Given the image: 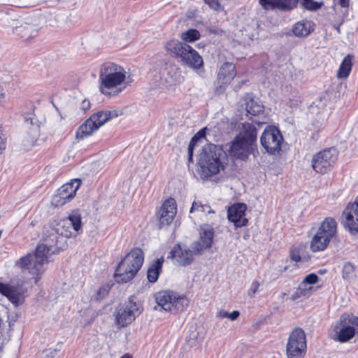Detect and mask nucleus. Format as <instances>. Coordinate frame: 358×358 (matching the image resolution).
Returning a JSON list of instances; mask_svg holds the SVG:
<instances>
[{
	"label": "nucleus",
	"instance_id": "nucleus-1",
	"mask_svg": "<svg viewBox=\"0 0 358 358\" xmlns=\"http://www.w3.org/2000/svg\"><path fill=\"white\" fill-rule=\"evenodd\" d=\"M228 155L222 147L209 143L203 148L199 156V173L208 178L223 171L228 164Z\"/></svg>",
	"mask_w": 358,
	"mask_h": 358
},
{
	"label": "nucleus",
	"instance_id": "nucleus-2",
	"mask_svg": "<svg viewBox=\"0 0 358 358\" xmlns=\"http://www.w3.org/2000/svg\"><path fill=\"white\" fill-rule=\"evenodd\" d=\"M257 139L256 127L252 123L243 124L242 130L231 143L230 155L243 161H245L250 155L255 156L258 153Z\"/></svg>",
	"mask_w": 358,
	"mask_h": 358
},
{
	"label": "nucleus",
	"instance_id": "nucleus-3",
	"mask_svg": "<svg viewBox=\"0 0 358 358\" xmlns=\"http://www.w3.org/2000/svg\"><path fill=\"white\" fill-rule=\"evenodd\" d=\"M125 78L126 71L122 66L113 62H105L101 66L99 70V90L105 95H117L125 88V86L117 89L113 93L108 90L121 85Z\"/></svg>",
	"mask_w": 358,
	"mask_h": 358
},
{
	"label": "nucleus",
	"instance_id": "nucleus-4",
	"mask_svg": "<svg viewBox=\"0 0 358 358\" xmlns=\"http://www.w3.org/2000/svg\"><path fill=\"white\" fill-rule=\"evenodd\" d=\"M144 253L139 248L132 249L118 264L115 278L118 283H125L134 278L143 265Z\"/></svg>",
	"mask_w": 358,
	"mask_h": 358
},
{
	"label": "nucleus",
	"instance_id": "nucleus-5",
	"mask_svg": "<svg viewBox=\"0 0 358 358\" xmlns=\"http://www.w3.org/2000/svg\"><path fill=\"white\" fill-rule=\"evenodd\" d=\"M51 250V245L47 244H39L34 254H28L21 257L16 265L28 271L33 275H38L43 272V264L48 262Z\"/></svg>",
	"mask_w": 358,
	"mask_h": 358
},
{
	"label": "nucleus",
	"instance_id": "nucleus-6",
	"mask_svg": "<svg viewBox=\"0 0 358 358\" xmlns=\"http://www.w3.org/2000/svg\"><path fill=\"white\" fill-rule=\"evenodd\" d=\"M337 232V222L332 217H327L320 224L317 232L312 238L310 248L312 252L324 251L335 237Z\"/></svg>",
	"mask_w": 358,
	"mask_h": 358
},
{
	"label": "nucleus",
	"instance_id": "nucleus-7",
	"mask_svg": "<svg viewBox=\"0 0 358 358\" xmlns=\"http://www.w3.org/2000/svg\"><path fill=\"white\" fill-rule=\"evenodd\" d=\"M155 299L163 310L175 313L184 311L189 305V300L185 295L169 289L157 292L155 294Z\"/></svg>",
	"mask_w": 358,
	"mask_h": 358
},
{
	"label": "nucleus",
	"instance_id": "nucleus-8",
	"mask_svg": "<svg viewBox=\"0 0 358 358\" xmlns=\"http://www.w3.org/2000/svg\"><path fill=\"white\" fill-rule=\"evenodd\" d=\"M119 115L118 111L100 110L92 114L84 123H83L76 132L77 139H83L90 136L94 131L103 125L108 120L117 117Z\"/></svg>",
	"mask_w": 358,
	"mask_h": 358
},
{
	"label": "nucleus",
	"instance_id": "nucleus-9",
	"mask_svg": "<svg viewBox=\"0 0 358 358\" xmlns=\"http://www.w3.org/2000/svg\"><path fill=\"white\" fill-rule=\"evenodd\" d=\"M358 336V317L341 315L336 322L331 337L336 341L345 343Z\"/></svg>",
	"mask_w": 358,
	"mask_h": 358
},
{
	"label": "nucleus",
	"instance_id": "nucleus-10",
	"mask_svg": "<svg viewBox=\"0 0 358 358\" xmlns=\"http://www.w3.org/2000/svg\"><path fill=\"white\" fill-rule=\"evenodd\" d=\"M338 155V150L334 147L318 152L312 159L313 170L320 173H327L334 166Z\"/></svg>",
	"mask_w": 358,
	"mask_h": 358
},
{
	"label": "nucleus",
	"instance_id": "nucleus-11",
	"mask_svg": "<svg viewBox=\"0 0 358 358\" xmlns=\"http://www.w3.org/2000/svg\"><path fill=\"white\" fill-rule=\"evenodd\" d=\"M283 141L280 130L275 126H267L260 136V143L264 150L271 155L278 153L281 150Z\"/></svg>",
	"mask_w": 358,
	"mask_h": 358
},
{
	"label": "nucleus",
	"instance_id": "nucleus-12",
	"mask_svg": "<svg viewBox=\"0 0 358 358\" xmlns=\"http://www.w3.org/2000/svg\"><path fill=\"white\" fill-rule=\"evenodd\" d=\"M306 349V338L304 331L294 329L290 334L287 343V358H302Z\"/></svg>",
	"mask_w": 358,
	"mask_h": 358
},
{
	"label": "nucleus",
	"instance_id": "nucleus-13",
	"mask_svg": "<svg viewBox=\"0 0 358 358\" xmlns=\"http://www.w3.org/2000/svg\"><path fill=\"white\" fill-rule=\"evenodd\" d=\"M140 304L134 302L131 299L128 302L120 306L116 310V322L124 327L130 324L141 313Z\"/></svg>",
	"mask_w": 358,
	"mask_h": 358
},
{
	"label": "nucleus",
	"instance_id": "nucleus-14",
	"mask_svg": "<svg viewBox=\"0 0 358 358\" xmlns=\"http://www.w3.org/2000/svg\"><path fill=\"white\" fill-rule=\"evenodd\" d=\"M81 185L80 179H73L61 186L54 194L52 203L55 207L62 206L70 201L76 195Z\"/></svg>",
	"mask_w": 358,
	"mask_h": 358
},
{
	"label": "nucleus",
	"instance_id": "nucleus-15",
	"mask_svg": "<svg viewBox=\"0 0 358 358\" xmlns=\"http://www.w3.org/2000/svg\"><path fill=\"white\" fill-rule=\"evenodd\" d=\"M194 255V249L190 250L186 245L176 244L171 249L168 258L172 259L179 266H186L192 263Z\"/></svg>",
	"mask_w": 358,
	"mask_h": 358
},
{
	"label": "nucleus",
	"instance_id": "nucleus-16",
	"mask_svg": "<svg viewBox=\"0 0 358 358\" xmlns=\"http://www.w3.org/2000/svg\"><path fill=\"white\" fill-rule=\"evenodd\" d=\"M235 76V65L230 62L223 64L217 73V87H215V92L217 94L223 93L226 86L231 83Z\"/></svg>",
	"mask_w": 358,
	"mask_h": 358
},
{
	"label": "nucleus",
	"instance_id": "nucleus-17",
	"mask_svg": "<svg viewBox=\"0 0 358 358\" xmlns=\"http://www.w3.org/2000/svg\"><path fill=\"white\" fill-rule=\"evenodd\" d=\"M246 210L247 206L245 203H237L229 208L227 217L236 227H245L248 222V219L245 217Z\"/></svg>",
	"mask_w": 358,
	"mask_h": 358
},
{
	"label": "nucleus",
	"instance_id": "nucleus-18",
	"mask_svg": "<svg viewBox=\"0 0 358 358\" xmlns=\"http://www.w3.org/2000/svg\"><path fill=\"white\" fill-rule=\"evenodd\" d=\"M345 216L344 225L352 234L358 233V203H349L343 213Z\"/></svg>",
	"mask_w": 358,
	"mask_h": 358
},
{
	"label": "nucleus",
	"instance_id": "nucleus-19",
	"mask_svg": "<svg viewBox=\"0 0 358 358\" xmlns=\"http://www.w3.org/2000/svg\"><path fill=\"white\" fill-rule=\"evenodd\" d=\"M214 237V229L210 226L201 227L200 239L192 244V249L195 254H200L201 251L211 247Z\"/></svg>",
	"mask_w": 358,
	"mask_h": 358
},
{
	"label": "nucleus",
	"instance_id": "nucleus-20",
	"mask_svg": "<svg viewBox=\"0 0 358 358\" xmlns=\"http://www.w3.org/2000/svg\"><path fill=\"white\" fill-rule=\"evenodd\" d=\"M177 212L176 203L174 199L169 198L162 204L159 211V220L161 227L169 225Z\"/></svg>",
	"mask_w": 358,
	"mask_h": 358
},
{
	"label": "nucleus",
	"instance_id": "nucleus-21",
	"mask_svg": "<svg viewBox=\"0 0 358 358\" xmlns=\"http://www.w3.org/2000/svg\"><path fill=\"white\" fill-rule=\"evenodd\" d=\"M179 62L193 69H199L203 64L201 56L189 45H187Z\"/></svg>",
	"mask_w": 358,
	"mask_h": 358
},
{
	"label": "nucleus",
	"instance_id": "nucleus-22",
	"mask_svg": "<svg viewBox=\"0 0 358 358\" xmlns=\"http://www.w3.org/2000/svg\"><path fill=\"white\" fill-rule=\"evenodd\" d=\"M299 0H259L262 8L267 10L278 9L287 11L295 8Z\"/></svg>",
	"mask_w": 358,
	"mask_h": 358
},
{
	"label": "nucleus",
	"instance_id": "nucleus-23",
	"mask_svg": "<svg viewBox=\"0 0 358 358\" xmlns=\"http://www.w3.org/2000/svg\"><path fill=\"white\" fill-rule=\"evenodd\" d=\"M66 223L71 225L75 231L79 232L80 230L82 229L81 214L79 210H76L72 211V213L69 215L66 222H63L62 224V223L57 224V228L56 229L57 234L69 237L71 235V233L69 231L64 232L62 229H60V227H64Z\"/></svg>",
	"mask_w": 358,
	"mask_h": 358
},
{
	"label": "nucleus",
	"instance_id": "nucleus-24",
	"mask_svg": "<svg viewBox=\"0 0 358 358\" xmlns=\"http://www.w3.org/2000/svg\"><path fill=\"white\" fill-rule=\"evenodd\" d=\"M0 294L6 296L15 306H18L23 303L24 298L17 287L10 284L0 282Z\"/></svg>",
	"mask_w": 358,
	"mask_h": 358
},
{
	"label": "nucleus",
	"instance_id": "nucleus-25",
	"mask_svg": "<svg viewBox=\"0 0 358 358\" xmlns=\"http://www.w3.org/2000/svg\"><path fill=\"white\" fill-rule=\"evenodd\" d=\"M187 45L178 40H170L166 43L165 49L171 57L180 59Z\"/></svg>",
	"mask_w": 358,
	"mask_h": 358
},
{
	"label": "nucleus",
	"instance_id": "nucleus-26",
	"mask_svg": "<svg viewBox=\"0 0 358 358\" xmlns=\"http://www.w3.org/2000/svg\"><path fill=\"white\" fill-rule=\"evenodd\" d=\"M313 22L307 20L297 22L292 27L293 34L296 37H306L313 31Z\"/></svg>",
	"mask_w": 358,
	"mask_h": 358
},
{
	"label": "nucleus",
	"instance_id": "nucleus-27",
	"mask_svg": "<svg viewBox=\"0 0 358 358\" xmlns=\"http://www.w3.org/2000/svg\"><path fill=\"white\" fill-rule=\"evenodd\" d=\"M245 104L248 115H257L264 112V107L262 102L250 95H247Z\"/></svg>",
	"mask_w": 358,
	"mask_h": 358
},
{
	"label": "nucleus",
	"instance_id": "nucleus-28",
	"mask_svg": "<svg viewBox=\"0 0 358 358\" xmlns=\"http://www.w3.org/2000/svg\"><path fill=\"white\" fill-rule=\"evenodd\" d=\"M13 33L20 36L25 41H28L29 38L36 36L37 31L35 30L32 26L25 23L14 27L13 29Z\"/></svg>",
	"mask_w": 358,
	"mask_h": 358
},
{
	"label": "nucleus",
	"instance_id": "nucleus-29",
	"mask_svg": "<svg viewBox=\"0 0 358 358\" xmlns=\"http://www.w3.org/2000/svg\"><path fill=\"white\" fill-rule=\"evenodd\" d=\"M163 263L164 258L161 257L156 259L148 268L147 271V277L149 282H155L158 280L159 275L162 271Z\"/></svg>",
	"mask_w": 358,
	"mask_h": 358
},
{
	"label": "nucleus",
	"instance_id": "nucleus-30",
	"mask_svg": "<svg viewBox=\"0 0 358 358\" xmlns=\"http://www.w3.org/2000/svg\"><path fill=\"white\" fill-rule=\"evenodd\" d=\"M166 74V80L170 85L180 84L184 80L181 71L175 65L170 66L167 69Z\"/></svg>",
	"mask_w": 358,
	"mask_h": 358
},
{
	"label": "nucleus",
	"instance_id": "nucleus-31",
	"mask_svg": "<svg viewBox=\"0 0 358 358\" xmlns=\"http://www.w3.org/2000/svg\"><path fill=\"white\" fill-rule=\"evenodd\" d=\"M353 58V56L350 55L344 57L337 73L338 78H345L348 77L352 69Z\"/></svg>",
	"mask_w": 358,
	"mask_h": 358
},
{
	"label": "nucleus",
	"instance_id": "nucleus-32",
	"mask_svg": "<svg viewBox=\"0 0 358 358\" xmlns=\"http://www.w3.org/2000/svg\"><path fill=\"white\" fill-rule=\"evenodd\" d=\"M312 289L313 287L311 286H306L301 282L298 288L292 294V299L296 301L302 297H308L311 294Z\"/></svg>",
	"mask_w": 358,
	"mask_h": 358
},
{
	"label": "nucleus",
	"instance_id": "nucleus-33",
	"mask_svg": "<svg viewBox=\"0 0 358 358\" xmlns=\"http://www.w3.org/2000/svg\"><path fill=\"white\" fill-rule=\"evenodd\" d=\"M24 122L27 125H31L32 127V131L34 132L35 136H36L38 132L39 124L35 115L32 113L26 114L24 117Z\"/></svg>",
	"mask_w": 358,
	"mask_h": 358
},
{
	"label": "nucleus",
	"instance_id": "nucleus-34",
	"mask_svg": "<svg viewBox=\"0 0 358 358\" xmlns=\"http://www.w3.org/2000/svg\"><path fill=\"white\" fill-rule=\"evenodd\" d=\"M200 33L195 29H190L181 34V39L185 42H194L200 38Z\"/></svg>",
	"mask_w": 358,
	"mask_h": 358
},
{
	"label": "nucleus",
	"instance_id": "nucleus-35",
	"mask_svg": "<svg viewBox=\"0 0 358 358\" xmlns=\"http://www.w3.org/2000/svg\"><path fill=\"white\" fill-rule=\"evenodd\" d=\"M194 211H199L206 213H210L212 212L211 208L208 205L201 204L200 202L194 201L189 210V213H192Z\"/></svg>",
	"mask_w": 358,
	"mask_h": 358
},
{
	"label": "nucleus",
	"instance_id": "nucleus-36",
	"mask_svg": "<svg viewBox=\"0 0 358 358\" xmlns=\"http://www.w3.org/2000/svg\"><path fill=\"white\" fill-rule=\"evenodd\" d=\"M302 6L309 10H317L321 8L322 3H318L314 0H301Z\"/></svg>",
	"mask_w": 358,
	"mask_h": 358
},
{
	"label": "nucleus",
	"instance_id": "nucleus-37",
	"mask_svg": "<svg viewBox=\"0 0 358 358\" xmlns=\"http://www.w3.org/2000/svg\"><path fill=\"white\" fill-rule=\"evenodd\" d=\"M354 272V266L350 263L346 262L344 264L343 266V278L344 279H349L352 275V273Z\"/></svg>",
	"mask_w": 358,
	"mask_h": 358
},
{
	"label": "nucleus",
	"instance_id": "nucleus-38",
	"mask_svg": "<svg viewBox=\"0 0 358 358\" xmlns=\"http://www.w3.org/2000/svg\"><path fill=\"white\" fill-rule=\"evenodd\" d=\"M318 275L314 273L307 275L301 282L306 286H311L318 281Z\"/></svg>",
	"mask_w": 358,
	"mask_h": 358
},
{
	"label": "nucleus",
	"instance_id": "nucleus-39",
	"mask_svg": "<svg viewBox=\"0 0 358 358\" xmlns=\"http://www.w3.org/2000/svg\"><path fill=\"white\" fill-rule=\"evenodd\" d=\"M204 2L208 5V6L215 10V11H221L223 10V7L221 6L219 0H203Z\"/></svg>",
	"mask_w": 358,
	"mask_h": 358
},
{
	"label": "nucleus",
	"instance_id": "nucleus-40",
	"mask_svg": "<svg viewBox=\"0 0 358 358\" xmlns=\"http://www.w3.org/2000/svg\"><path fill=\"white\" fill-rule=\"evenodd\" d=\"M110 289V287L109 285H105L101 286L97 291L98 299H101L104 298L109 292Z\"/></svg>",
	"mask_w": 358,
	"mask_h": 358
},
{
	"label": "nucleus",
	"instance_id": "nucleus-41",
	"mask_svg": "<svg viewBox=\"0 0 358 358\" xmlns=\"http://www.w3.org/2000/svg\"><path fill=\"white\" fill-rule=\"evenodd\" d=\"M206 130H207V128L206 127H204L201 129H200L193 137L191 139V141H192L193 142L197 143V142L202 139V138H204L206 137Z\"/></svg>",
	"mask_w": 358,
	"mask_h": 358
},
{
	"label": "nucleus",
	"instance_id": "nucleus-42",
	"mask_svg": "<svg viewBox=\"0 0 358 358\" xmlns=\"http://www.w3.org/2000/svg\"><path fill=\"white\" fill-rule=\"evenodd\" d=\"M260 286V283L258 281H254L251 284L250 288L248 290V295L250 297H253L255 294L258 292Z\"/></svg>",
	"mask_w": 358,
	"mask_h": 358
},
{
	"label": "nucleus",
	"instance_id": "nucleus-43",
	"mask_svg": "<svg viewBox=\"0 0 358 358\" xmlns=\"http://www.w3.org/2000/svg\"><path fill=\"white\" fill-rule=\"evenodd\" d=\"M290 258L292 261L295 262H299L301 261V257L300 255L299 250L297 248H292L290 250Z\"/></svg>",
	"mask_w": 358,
	"mask_h": 358
},
{
	"label": "nucleus",
	"instance_id": "nucleus-44",
	"mask_svg": "<svg viewBox=\"0 0 358 358\" xmlns=\"http://www.w3.org/2000/svg\"><path fill=\"white\" fill-rule=\"evenodd\" d=\"M59 352V350L57 349H49L44 351V358H56L57 355H58V352Z\"/></svg>",
	"mask_w": 358,
	"mask_h": 358
},
{
	"label": "nucleus",
	"instance_id": "nucleus-45",
	"mask_svg": "<svg viewBox=\"0 0 358 358\" xmlns=\"http://www.w3.org/2000/svg\"><path fill=\"white\" fill-rule=\"evenodd\" d=\"M196 143L193 142L192 141H190L189 146H188V155H189V161H191L192 159L193 155V150L194 148V146L196 145Z\"/></svg>",
	"mask_w": 358,
	"mask_h": 358
},
{
	"label": "nucleus",
	"instance_id": "nucleus-46",
	"mask_svg": "<svg viewBox=\"0 0 358 358\" xmlns=\"http://www.w3.org/2000/svg\"><path fill=\"white\" fill-rule=\"evenodd\" d=\"M240 315V313L238 310H234L231 313H229V317L231 320H236Z\"/></svg>",
	"mask_w": 358,
	"mask_h": 358
},
{
	"label": "nucleus",
	"instance_id": "nucleus-47",
	"mask_svg": "<svg viewBox=\"0 0 358 358\" xmlns=\"http://www.w3.org/2000/svg\"><path fill=\"white\" fill-rule=\"evenodd\" d=\"M350 0H339V5L343 8H348L349 6Z\"/></svg>",
	"mask_w": 358,
	"mask_h": 358
},
{
	"label": "nucleus",
	"instance_id": "nucleus-48",
	"mask_svg": "<svg viewBox=\"0 0 358 358\" xmlns=\"http://www.w3.org/2000/svg\"><path fill=\"white\" fill-rule=\"evenodd\" d=\"M90 106V101H87V100H84L83 102H82V108L84 110H86L87 109H88Z\"/></svg>",
	"mask_w": 358,
	"mask_h": 358
},
{
	"label": "nucleus",
	"instance_id": "nucleus-49",
	"mask_svg": "<svg viewBox=\"0 0 358 358\" xmlns=\"http://www.w3.org/2000/svg\"><path fill=\"white\" fill-rule=\"evenodd\" d=\"M217 316L220 317H229V313L226 312V311H220L218 313H217Z\"/></svg>",
	"mask_w": 358,
	"mask_h": 358
},
{
	"label": "nucleus",
	"instance_id": "nucleus-50",
	"mask_svg": "<svg viewBox=\"0 0 358 358\" xmlns=\"http://www.w3.org/2000/svg\"><path fill=\"white\" fill-rule=\"evenodd\" d=\"M120 358H131V357L129 355H128V354H125L122 357H121Z\"/></svg>",
	"mask_w": 358,
	"mask_h": 358
},
{
	"label": "nucleus",
	"instance_id": "nucleus-51",
	"mask_svg": "<svg viewBox=\"0 0 358 358\" xmlns=\"http://www.w3.org/2000/svg\"><path fill=\"white\" fill-rule=\"evenodd\" d=\"M3 96V93L2 92V90L0 89V102L1 101Z\"/></svg>",
	"mask_w": 358,
	"mask_h": 358
},
{
	"label": "nucleus",
	"instance_id": "nucleus-52",
	"mask_svg": "<svg viewBox=\"0 0 358 358\" xmlns=\"http://www.w3.org/2000/svg\"><path fill=\"white\" fill-rule=\"evenodd\" d=\"M35 138H36V136L33 137L31 140V143H33L34 141H35Z\"/></svg>",
	"mask_w": 358,
	"mask_h": 358
},
{
	"label": "nucleus",
	"instance_id": "nucleus-53",
	"mask_svg": "<svg viewBox=\"0 0 358 358\" xmlns=\"http://www.w3.org/2000/svg\"><path fill=\"white\" fill-rule=\"evenodd\" d=\"M357 203H358V201H357Z\"/></svg>",
	"mask_w": 358,
	"mask_h": 358
}]
</instances>
